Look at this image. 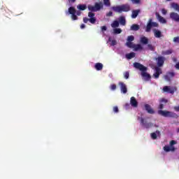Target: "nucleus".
Listing matches in <instances>:
<instances>
[{"label": "nucleus", "mask_w": 179, "mask_h": 179, "mask_svg": "<svg viewBox=\"0 0 179 179\" xmlns=\"http://www.w3.org/2000/svg\"><path fill=\"white\" fill-rule=\"evenodd\" d=\"M103 6L102 2L95 3L94 6L88 5V10L91 11L88 13V17H90V19L87 17H84V23H87V22H90L92 24H94V23H96V17H94L95 14L93 12H99V10L103 9Z\"/></svg>", "instance_id": "nucleus-1"}, {"label": "nucleus", "mask_w": 179, "mask_h": 179, "mask_svg": "<svg viewBox=\"0 0 179 179\" xmlns=\"http://www.w3.org/2000/svg\"><path fill=\"white\" fill-rule=\"evenodd\" d=\"M159 106H158V114L159 115H162V117H165L166 118H178V115L174 112H171L169 110H163V108H164V106L169 103V99L165 98H161L159 100Z\"/></svg>", "instance_id": "nucleus-2"}, {"label": "nucleus", "mask_w": 179, "mask_h": 179, "mask_svg": "<svg viewBox=\"0 0 179 179\" xmlns=\"http://www.w3.org/2000/svg\"><path fill=\"white\" fill-rule=\"evenodd\" d=\"M134 68H136V69H138L141 71V76L143 78L144 80L148 82V80H150V79H152V76H150V74L146 72V71H148V67L138 62L134 63Z\"/></svg>", "instance_id": "nucleus-3"}, {"label": "nucleus", "mask_w": 179, "mask_h": 179, "mask_svg": "<svg viewBox=\"0 0 179 179\" xmlns=\"http://www.w3.org/2000/svg\"><path fill=\"white\" fill-rule=\"evenodd\" d=\"M112 9L114 12L122 13V12H129L131 10V6L129 4H123L122 6H113Z\"/></svg>", "instance_id": "nucleus-4"}, {"label": "nucleus", "mask_w": 179, "mask_h": 179, "mask_svg": "<svg viewBox=\"0 0 179 179\" xmlns=\"http://www.w3.org/2000/svg\"><path fill=\"white\" fill-rule=\"evenodd\" d=\"M69 13L71 15V17L73 20H78V16H80L82 13L80 10L76 11L75 7L69 8Z\"/></svg>", "instance_id": "nucleus-5"}, {"label": "nucleus", "mask_w": 179, "mask_h": 179, "mask_svg": "<svg viewBox=\"0 0 179 179\" xmlns=\"http://www.w3.org/2000/svg\"><path fill=\"white\" fill-rule=\"evenodd\" d=\"M152 27H159V23L153 22V20L152 18H150L147 23L145 31L147 33L150 32V31L152 30Z\"/></svg>", "instance_id": "nucleus-6"}, {"label": "nucleus", "mask_w": 179, "mask_h": 179, "mask_svg": "<svg viewBox=\"0 0 179 179\" xmlns=\"http://www.w3.org/2000/svg\"><path fill=\"white\" fill-rule=\"evenodd\" d=\"M163 91L165 93H170L171 94H174L175 92H177V88L176 87L164 86L163 87Z\"/></svg>", "instance_id": "nucleus-7"}, {"label": "nucleus", "mask_w": 179, "mask_h": 179, "mask_svg": "<svg viewBox=\"0 0 179 179\" xmlns=\"http://www.w3.org/2000/svg\"><path fill=\"white\" fill-rule=\"evenodd\" d=\"M155 60L157 61V66L160 68L163 66V65H164V61H166V57L162 56H159L158 57L155 58Z\"/></svg>", "instance_id": "nucleus-8"}, {"label": "nucleus", "mask_w": 179, "mask_h": 179, "mask_svg": "<svg viewBox=\"0 0 179 179\" xmlns=\"http://www.w3.org/2000/svg\"><path fill=\"white\" fill-rule=\"evenodd\" d=\"M138 120H140L141 121V124H142V125L145 126V128H146L147 129L149 128H152V127H153V123L150 122V123H146L145 122V119H143V117H138Z\"/></svg>", "instance_id": "nucleus-9"}, {"label": "nucleus", "mask_w": 179, "mask_h": 179, "mask_svg": "<svg viewBox=\"0 0 179 179\" xmlns=\"http://www.w3.org/2000/svg\"><path fill=\"white\" fill-rule=\"evenodd\" d=\"M118 85L119 86H120L121 92L123 93V94H127V93L128 92V89L127 88V85H125V83L122 82H119Z\"/></svg>", "instance_id": "nucleus-10"}, {"label": "nucleus", "mask_w": 179, "mask_h": 179, "mask_svg": "<svg viewBox=\"0 0 179 179\" xmlns=\"http://www.w3.org/2000/svg\"><path fill=\"white\" fill-rule=\"evenodd\" d=\"M170 18L171 20H173L174 22H179V15L177 13L172 12L169 15Z\"/></svg>", "instance_id": "nucleus-11"}, {"label": "nucleus", "mask_w": 179, "mask_h": 179, "mask_svg": "<svg viewBox=\"0 0 179 179\" xmlns=\"http://www.w3.org/2000/svg\"><path fill=\"white\" fill-rule=\"evenodd\" d=\"M152 31L154 33V36L156 38H161V37H164L163 34H162V31L159 29H152Z\"/></svg>", "instance_id": "nucleus-12"}, {"label": "nucleus", "mask_w": 179, "mask_h": 179, "mask_svg": "<svg viewBox=\"0 0 179 179\" xmlns=\"http://www.w3.org/2000/svg\"><path fill=\"white\" fill-rule=\"evenodd\" d=\"M155 15H156V17L159 23H162L163 24H166V23H167V20H166V19H164V17H162V15H160V14H159V13H156Z\"/></svg>", "instance_id": "nucleus-13"}, {"label": "nucleus", "mask_w": 179, "mask_h": 179, "mask_svg": "<svg viewBox=\"0 0 179 179\" xmlns=\"http://www.w3.org/2000/svg\"><path fill=\"white\" fill-rule=\"evenodd\" d=\"M130 104L132 107L136 108L138 107V101L135 99L134 96H131L130 99Z\"/></svg>", "instance_id": "nucleus-14"}, {"label": "nucleus", "mask_w": 179, "mask_h": 179, "mask_svg": "<svg viewBox=\"0 0 179 179\" xmlns=\"http://www.w3.org/2000/svg\"><path fill=\"white\" fill-rule=\"evenodd\" d=\"M155 73H154V77L155 78V79H158V78L160 76L161 73H162V69L159 67H156L155 68Z\"/></svg>", "instance_id": "nucleus-15"}, {"label": "nucleus", "mask_w": 179, "mask_h": 179, "mask_svg": "<svg viewBox=\"0 0 179 179\" xmlns=\"http://www.w3.org/2000/svg\"><path fill=\"white\" fill-rule=\"evenodd\" d=\"M145 108L147 110V112L148 113V114H155V110H153V108H152L150 105L145 104Z\"/></svg>", "instance_id": "nucleus-16"}, {"label": "nucleus", "mask_w": 179, "mask_h": 179, "mask_svg": "<svg viewBox=\"0 0 179 179\" xmlns=\"http://www.w3.org/2000/svg\"><path fill=\"white\" fill-rule=\"evenodd\" d=\"M141 13V10H133L131 13V18L132 19H136L138 17V15Z\"/></svg>", "instance_id": "nucleus-17"}, {"label": "nucleus", "mask_w": 179, "mask_h": 179, "mask_svg": "<svg viewBox=\"0 0 179 179\" xmlns=\"http://www.w3.org/2000/svg\"><path fill=\"white\" fill-rule=\"evenodd\" d=\"M164 150L165 152H174V150H176V148H174V146L165 145L164 147Z\"/></svg>", "instance_id": "nucleus-18"}, {"label": "nucleus", "mask_w": 179, "mask_h": 179, "mask_svg": "<svg viewBox=\"0 0 179 179\" xmlns=\"http://www.w3.org/2000/svg\"><path fill=\"white\" fill-rule=\"evenodd\" d=\"M119 23L122 24V26H125L127 24V20H125V17L120 16L119 17Z\"/></svg>", "instance_id": "nucleus-19"}, {"label": "nucleus", "mask_w": 179, "mask_h": 179, "mask_svg": "<svg viewBox=\"0 0 179 179\" xmlns=\"http://www.w3.org/2000/svg\"><path fill=\"white\" fill-rule=\"evenodd\" d=\"M77 9H78V10H86V9H87V6L86 4H78L77 6Z\"/></svg>", "instance_id": "nucleus-20"}, {"label": "nucleus", "mask_w": 179, "mask_h": 179, "mask_svg": "<svg viewBox=\"0 0 179 179\" xmlns=\"http://www.w3.org/2000/svg\"><path fill=\"white\" fill-rule=\"evenodd\" d=\"M141 27L137 24H134L131 26L130 30H132L133 31H138Z\"/></svg>", "instance_id": "nucleus-21"}, {"label": "nucleus", "mask_w": 179, "mask_h": 179, "mask_svg": "<svg viewBox=\"0 0 179 179\" xmlns=\"http://www.w3.org/2000/svg\"><path fill=\"white\" fill-rule=\"evenodd\" d=\"M140 41H141V44L146 45L149 43V39L148 38H146L145 36H143L141 38Z\"/></svg>", "instance_id": "nucleus-22"}, {"label": "nucleus", "mask_w": 179, "mask_h": 179, "mask_svg": "<svg viewBox=\"0 0 179 179\" xmlns=\"http://www.w3.org/2000/svg\"><path fill=\"white\" fill-rule=\"evenodd\" d=\"M133 48H134V51H142L143 50V47L141 44L134 45Z\"/></svg>", "instance_id": "nucleus-23"}, {"label": "nucleus", "mask_w": 179, "mask_h": 179, "mask_svg": "<svg viewBox=\"0 0 179 179\" xmlns=\"http://www.w3.org/2000/svg\"><path fill=\"white\" fill-rule=\"evenodd\" d=\"M136 54L134 52H131L130 53H128L126 55V58L127 59H132V58H135Z\"/></svg>", "instance_id": "nucleus-24"}, {"label": "nucleus", "mask_w": 179, "mask_h": 179, "mask_svg": "<svg viewBox=\"0 0 179 179\" xmlns=\"http://www.w3.org/2000/svg\"><path fill=\"white\" fill-rule=\"evenodd\" d=\"M94 68L96 71H101L103 69V64L101 63H96L94 65Z\"/></svg>", "instance_id": "nucleus-25"}, {"label": "nucleus", "mask_w": 179, "mask_h": 179, "mask_svg": "<svg viewBox=\"0 0 179 179\" xmlns=\"http://www.w3.org/2000/svg\"><path fill=\"white\" fill-rule=\"evenodd\" d=\"M157 135H160V132L159 131V130H157L154 133H151L152 139H157Z\"/></svg>", "instance_id": "nucleus-26"}, {"label": "nucleus", "mask_w": 179, "mask_h": 179, "mask_svg": "<svg viewBox=\"0 0 179 179\" xmlns=\"http://www.w3.org/2000/svg\"><path fill=\"white\" fill-rule=\"evenodd\" d=\"M120 27V22L115 20L113 22V23L111 24V27H113V29H117V27Z\"/></svg>", "instance_id": "nucleus-27"}, {"label": "nucleus", "mask_w": 179, "mask_h": 179, "mask_svg": "<svg viewBox=\"0 0 179 179\" xmlns=\"http://www.w3.org/2000/svg\"><path fill=\"white\" fill-rule=\"evenodd\" d=\"M162 55H170L173 54V50L169 49L168 50H163L162 52Z\"/></svg>", "instance_id": "nucleus-28"}, {"label": "nucleus", "mask_w": 179, "mask_h": 179, "mask_svg": "<svg viewBox=\"0 0 179 179\" xmlns=\"http://www.w3.org/2000/svg\"><path fill=\"white\" fill-rule=\"evenodd\" d=\"M114 34H121L122 33V29L121 28H115L113 29Z\"/></svg>", "instance_id": "nucleus-29"}, {"label": "nucleus", "mask_w": 179, "mask_h": 179, "mask_svg": "<svg viewBox=\"0 0 179 179\" xmlns=\"http://www.w3.org/2000/svg\"><path fill=\"white\" fill-rule=\"evenodd\" d=\"M126 45L129 48H134V47L135 46V44H134V43H132V42H127Z\"/></svg>", "instance_id": "nucleus-30"}, {"label": "nucleus", "mask_w": 179, "mask_h": 179, "mask_svg": "<svg viewBox=\"0 0 179 179\" xmlns=\"http://www.w3.org/2000/svg\"><path fill=\"white\" fill-rule=\"evenodd\" d=\"M103 5L105 6H111V3H110V0H103Z\"/></svg>", "instance_id": "nucleus-31"}, {"label": "nucleus", "mask_w": 179, "mask_h": 179, "mask_svg": "<svg viewBox=\"0 0 179 179\" xmlns=\"http://www.w3.org/2000/svg\"><path fill=\"white\" fill-rule=\"evenodd\" d=\"M135 40V37L134 36H129L127 37V42H132Z\"/></svg>", "instance_id": "nucleus-32"}, {"label": "nucleus", "mask_w": 179, "mask_h": 179, "mask_svg": "<svg viewBox=\"0 0 179 179\" xmlns=\"http://www.w3.org/2000/svg\"><path fill=\"white\" fill-rule=\"evenodd\" d=\"M108 41H111L110 45H113V46L117 45V41H115V40H112L111 41V38H109Z\"/></svg>", "instance_id": "nucleus-33"}, {"label": "nucleus", "mask_w": 179, "mask_h": 179, "mask_svg": "<svg viewBox=\"0 0 179 179\" xmlns=\"http://www.w3.org/2000/svg\"><path fill=\"white\" fill-rule=\"evenodd\" d=\"M124 79H129V71H125L124 73Z\"/></svg>", "instance_id": "nucleus-34"}, {"label": "nucleus", "mask_w": 179, "mask_h": 179, "mask_svg": "<svg viewBox=\"0 0 179 179\" xmlns=\"http://www.w3.org/2000/svg\"><path fill=\"white\" fill-rule=\"evenodd\" d=\"M164 79L167 82H171V77L169 76V74L164 76Z\"/></svg>", "instance_id": "nucleus-35"}, {"label": "nucleus", "mask_w": 179, "mask_h": 179, "mask_svg": "<svg viewBox=\"0 0 179 179\" xmlns=\"http://www.w3.org/2000/svg\"><path fill=\"white\" fill-rule=\"evenodd\" d=\"M148 48L150 50V51H155V47H153L152 44H148Z\"/></svg>", "instance_id": "nucleus-36"}, {"label": "nucleus", "mask_w": 179, "mask_h": 179, "mask_svg": "<svg viewBox=\"0 0 179 179\" xmlns=\"http://www.w3.org/2000/svg\"><path fill=\"white\" fill-rule=\"evenodd\" d=\"M111 90H115L117 89V85L115 84H112L110 87Z\"/></svg>", "instance_id": "nucleus-37"}, {"label": "nucleus", "mask_w": 179, "mask_h": 179, "mask_svg": "<svg viewBox=\"0 0 179 179\" xmlns=\"http://www.w3.org/2000/svg\"><path fill=\"white\" fill-rule=\"evenodd\" d=\"M167 74L171 78H174V76H176V73L174 72H169V73H167Z\"/></svg>", "instance_id": "nucleus-38"}, {"label": "nucleus", "mask_w": 179, "mask_h": 179, "mask_svg": "<svg viewBox=\"0 0 179 179\" xmlns=\"http://www.w3.org/2000/svg\"><path fill=\"white\" fill-rule=\"evenodd\" d=\"M173 43H178L179 44V36L173 38Z\"/></svg>", "instance_id": "nucleus-39"}, {"label": "nucleus", "mask_w": 179, "mask_h": 179, "mask_svg": "<svg viewBox=\"0 0 179 179\" xmlns=\"http://www.w3.org/2000/svg\"><path fill=\"white\" fill-rule=\"evenodd\" d=\"M113 111L114 113H119L120 110L118 109V106H114L113 107Z\"/></svg>", "instance_id": "nucleus-40"}, {"label": "nucleus", "mask_w": 179, "mask_h": 179, "mask_svg": "<svg viewBox=\"0 0 179 179\" xmlns=\"http://www.w3.org/2000/svg\"><path fill=\"white\" fill-rule=\"evenodd\" d=\"M176 143H177V142H176V141L172 140V141H171V142H170V146L171 147V146H173V145H176Z\"/></svg>", "instance_id": "nucleus-41"}, {"label": "nucleus", "mask_w": 179, "mask_h": 179, "mask_svg": "<svg viewBox=\"0 0 179 179\" xmlns=\"http://www.w3.org/2000/svg\"><path fill=\"white\" fill-rule=\"evenodd\" d=\"M162 15H167V10L162 8Z\"/></svg>", "instance_id": "nucleus-42"}, {"label": "nucleus", "mask_w": 179, "mask_h": 179, "mask_svg": "<svg viewBox=\"0 0 179 179\" xmlns=\"http://www.w3.org/2000/svg\"><path fill=\"white\" fill-rule=\"evenodd\" d=\"M133 3H141V0H131Z\"/></svg>", "instance_id": "nucleus-43"}, {"label": "nucleus", "mask_w": 179, "mask_h": 179, "mask_svg": "<svg viewBox=\"0 0 179 179\" xmlns=\"http://www.w3.org/2000/svg\"><path fill=\"white\" fill-rule=\"evenodd\" d=\"M101 31H106L107 30V27L103 26L101 27Z\"/></svg>", "instance_id": "nucleus-44"}, {"label": "nucleus", "mask_w": 179, "mask_h": 179, "mask_svg": "<svg viewBox=\"0 0 179 179\" xmlns=\"http://www.w3.org/2000/svg\"><path fill=\"white\" fill-rule=\"evenodd\" d=\"M124 107H125L126 110H128V108H129V107H131V104L125 103Z\"/></svg>", "instance_id": "nucleus-45"}, {"label": "nucleus", "mask_w": 179, "mask_h": 179, "mask_svg": "<svg viewBox=\"0 0 179 179\" xmlns=\"http://www.w3.org/2000/svg\"><path fill=\"white\" fill-rule=\"evenodd\" d=\"M173 110H175L177 113L179 112V106H174Z\"/></svg>", "instance_id": "nucleus-46"}, {"label": "nucleus", "mask_w": 179, "mask_h": 179, "mask_svg": "<svg viewBox=\"0 0 179 179\" xmlns=\"http://www.w3.org/2000/svg\"><path fill=\"white\" fill-rule=\"evenodd\" d=\"M106 16H108V17H111V16H113V13H112L111 11H110L109 13H108L106 14Z\"/></svg>", "instance_id": "nucleus-47"}, {"label": "nucleus", "mask_w": 179, "mask_h": 179, "mask_svg": "<svg viewBox=\"0 0 179 179\" xmlns=\"http://www.w3.org/2000/svg\"><path fill=\"white\" fill-rule=\"evenodd\" d=\"M175 68L176 69H178L179 71V62L176 63V64L175 65Z\"/></svg>", "instance_id": "nucleus-48"}, {"label": "nucleus", "mask_w": 179, "mask_h": 179, "mask_svg": "<svg viewBox=\"0 0 179 179\" xmlns=\"http://www.w3.org/2000/svg\"><path fill=\"white\" fill-rule=\"evenodd\" d=\"M85 27H86V25H85V24H82L80 25V29H85Z\"/></svg>", "instance_id": "nucleus-49"}, {"label": "nucleus", "mask_w": 179, "mask_h": 179, "mask_svg": "<svg viewBox=\"0 0 179 179\" xmlns=\"http://www.w3.org/2000/svg\"><path fill=\"white\" fill-rule=\"evenodd\" d=\"M71 1V2H72L73 3H75V2H76V0H69Z\"/></svg>", "instance_id": "nucleus-50"}, {"label": "nucleus", "mask_w": 179, "mask_h": 179, "mask_svg": "<svg viewBox=\"0 0 179 179\" xmlns=\"http://www.w3.org/2000/svg\"><path fill=\"white\" fill-rule=\"evenodd\" d=\"M166 1H171V0H166Z\"/></svg>", "instance_id": "nucleus-51"}]
</instances>
